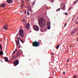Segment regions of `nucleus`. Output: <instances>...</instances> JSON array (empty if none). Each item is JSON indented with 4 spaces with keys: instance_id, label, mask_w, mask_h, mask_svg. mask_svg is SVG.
<instances>
[{
    "instance_id": "1",
    "label": "nucleus",
    "mask_w": 78,
    "mask_h": 78,
    "mask_svg": "<svg viewBox=\"0 0 78 78\" xmlns=\"http://www.w3.org/2000/svg\"><path fill=\"white\" fill-rule=\"evenodd\" d=\"M38 23L40 27V30L42 32H44L47 30V28H44L43 29V28H44L45 25V20L44 18H39L38 20Z\"/></svg>"
},
{
    "instance_id": "2",
    "label": "nucleus",
    "mask_w": 78,
    "mask_h": 78,
    "mask_svg": "<svg viewBox=\"0 0 78 78\" xmlns=\"http://www.w3.org/2000/svg\"><path fill=\"white\" fill-rule=\"evenodd\" d=\"M19 33V36H21L22 37H23L25 36V34H23V30H20Z\"/></svg>"
},
{
    "instance_id": "3",
    "label": "nucleus",
    "mask_w": 78,
    "mask_h": 78,
    "mask_svg": "<svg viewBox=\"0 0 78 78\" xmlns=\"http://www.w3.org/2000/svg\"><path fill=\"white\" fill-rule=\"evenodd\" d=\"M32 45L33 47H39V45H40V43L39 42H37V41H35L33 43Z\"/></svg>"
},
{
    "instance_id": "4",
    "label": "nucleus",
    "mask_w": 78,
    "mask_h": 78,
    "mask_svg": "<svg viewBox=\"0 0 78 78\" xmlns=\"http://www.w3.org/2000/svg\"><path fill=\"white\" fill-rule=\"evenodd\" d=\"M33 28L36 31H38L39 30V27L36 25H34Z\"/></svg>"
},
{
    "instance_id": "5",
    "label": "nucleus",
    "mask_w": 78,
    "mask_h": 78,
    "mask_svg": "<svg viewBox=\"0 0 78 78\" xmlns=\"http://www.w3.org/2000/svg\"><path fill=\"white\" fill-rule=\"evenodd\" d=\"M61 9L63 10H66V4L64 3H62L61 5Z\"/></svg>"
},
{
    "instance_id": "6",
    "label": "nucleus",
    "mask_w": 78,
    "mask_h": 78,
    "mask_svg": "<svg viewBox=\"0 0 78 78\" xmlns=\"http://www.w3.org/2000/svg\"><path fill=\"white\" fill-rule=\"evenodd\" d=\"M19 63V61L18 60H16L14 62V66H16L17 65H18Z\"/></svg>"
},
{
    "instance_id": "7",
    "label": "nucleus",
    "mask_w": 78,
    "mask_h": 78,
    "mask_svg": "<svg viewBox=\"0 0 78 78\" xmlns=\"http://www.w3.org/2000/svg\"><path fill=\"white\" fill-rule=\"evenodd\" d=\"M16 45H17V46H18L19 44V46L18 47V48H20V43H19V37H18L17 41H16Z\"/></svg>"
},
{
    "instance_id": "8",
    "label": "nucleus",
    "mask_w": 78,
    "mask_h": 78,
    "mask_svg": "<svg viewBox=\"0 0 78 78\" xmlns=\"http://www.w3.org/2000/svg\"><path fill=\"white\" fill-rule=\"evenodd\" d=\"M50 22H48L47 23V28L48 30H50V29L51 28L50 27Z\"/></svg>"
},
{
    "instance_id": "9",
    "label": "nucleus",
    "mask_w": 78,
    "mask_h": 78,
    "mask_svg": "<svg viewBox=\"0 0 78 78\" xmlns=\"http://www.w3.org/2000/svg\"><path fill=\"white\" fill-rule=\"evenodd\" d=\"M7 2L8 3H11L13 2V1L12 0H7Z\"/></svg>"
},
{
    "instance_id": "10",
    "label": "nucleus",
    "mask_w": 78,
    "mask_h": 78,
    "mask_svg": "<svg viewBox=\"0 0 78 78\" xmlns=\"http://www.w3.org/2000/svg\"><path fill=\"white\" fill-rule=\"evenodd\" d=\"M3 29H5V30H7L8 28V25H5V26L3 27Z\"/></svg>"
},
{
    "instance_id": "11",
    "label": "nucleus",
    "mask_w": 78,
    "mask_h": 78,
    "mask_svg": "<svg viewBox=\"0 0 78 78\" xmlns=\"http://www.w3.org/2000/svg\"><path fill=\"white\" fill-rule=\"evenodd\" d=\"M30 24H29V23H27V27H26V28L27 29V30H30Z\"/></svg>"
},
{
    "instance_id": "12",
    "label": "nucleus",
    "mask_w": 78,
    "mask_h": 78,
    "mask_svg": "<svg viewBox=\"0 0 78 78\" xmlns=\"http://www.w3.org/2000/svg\"><path fill=\"white\" fill-rule=\"evenodd\" d=\"M20 55V53L19 52H18L17 53H16V55L17 57H18V56H19Z\"/></svg>"
},
{
    "instance_id": "13",
    "label": "nucleus",
    "mask_w": 78,
    "mask_h": 78,
    "mask_svg": "<svg viewBox=\"0 0 78 78\" xmlns=\"http://www.w3.org/2000/svg\"><path fill=\"white\" fill-rule=\"evenodd\" d=\"M4 58L5 59L6 62H9V61H8V59L7 57H5Z\"/></svg>"
},
{
    "instance_id": "14",
    "label": "nucleus",
    "mask_w": 78,
    "mask_h": 78,
    "mask_svg": "<svg viewBox=\"0 0 78 78\" xmlns=\"http://www.w3.org/2000/svg\"><path fill=\"white\" fill-rule=\"evenodd\" d=\"M5 5H6V4H1L0 6L1 7H5Z\"/></svg>"
},
{
    "instance_id": "15",
    "label": "nucleus",
    "mask_w": 78,
    "mask_h": 78,
    "mask_svg": "<svg viewBox=\"0 0 78 78\" xmlns=\"http://www.w3.org/2000/svg\"><path fill=\"white\" fill-rule=\"evenodd\" d=\"M28 9L29 11H30V12H31L32 11V10L31 9V7H30L28 8Z\"/></svg>"
},
{
    "instance_id": "16",
    "label": "nucleus",
    "mask_w": 78,
    "mask_h": 78,
    "mask_svg": "<svg viewBox=\"0 0 78 78\" xmlns=\"http://www.w3.org/2000/svg\"><path fill=\"white\" fill-rule=\"evenodd\" d=\"M20 40L21 42L23 43V44H24V41L23 40H22L21 39H20Z\"/></svg>"
},
{
    "instance_id": "17",
    "label": "nucleus",
    "mask_w": 78,
    "mask_h": 78,
    "mask_svg": "<svg viewBox=\"0 0 78 78\" xmlns=\"http://www.w3.org/2000/svg\"><path fill=\"white\" fill-rule=\"evenodd\" d=\"M16 51H17V49H16L15 51L13 52V54H12V55H13L15 53H16Z\"/></svg>"
},
{
    "instance_id": "18",
    "label": "nucleus",
    "mask_w": 78,
    "mask_h": 78,
    "mask_svg": "<svg viewBox=\"0 0 78 78\" xmlns=\"http://www.w3.org/2000/svg\"><path fill=\"white\" fill-rule=\"evenodd\" d=\"M3 55V51H1L0 52V55Z\"/></svg>"
},
{
    "instance_id": "19",
    "label": "nucleus",
    "mask_w": 78,
    "mask_h": 78,
    "mask_svg": "<svg viewBox=\"0 0 78 78\" xmlns=\"http://www.w3.org/2000/svg\"><path fill=\"white\" fill-rule=\"evenodd\" d=\"M78 1V0H77V1H75L74 2L73 4V5H75L76 3Z\"/></svg>"
},
{
    "instance_id": "20",
    "label": "nucleus",
    "mask_w": 78,
    "mask_h": 78,
    "mask_svg": "<svg viewBox=\"0 0 78 78\" xmlns=\"http://www.w3.org/2000/svg\"><path fill=\"white\" fill-rule=\"evenodd\" d=\"M0 48L1 49H2L3 48L2 47V45L1 44V43H0Z\"/></svg>"
},
{
    "instance_id": "21",
    "label": "nucleus",
    "mask_w": 78,
    "mask_h": 78,
    "mask_svg": "<svg viewBox=\"0 0 78 78\" xmlns=\"http://www.w3.org/2000/svg\"><path fill=\"white\" fill-rule=\"evenodd\" d=\"M73 78H77V76H76L75 75V76H73Z\"/></svg>"
},
{
    "instance_id": "22",
    "label": "nucleus",
    "mask_w": 78,
    "mask_h": 78,
    "mask_svg": "<svg viewBox=\"0 0 78 78\" xmlns=\"http://www.w3.org/2000/svg\"><path fill=\"white\" fill-rule=\"evenodd\" d=\"M75 34V32H74V31H73L72 32V33L71 34V35H72V34Z\"/></svg>"
},
{
    "instance_id": "23",
    "label": "nucleus",
    "mask_w": 78,
    "mask_h": 78,
    "mask_svg": "<svg viewBox=\"0 0 78 78\" xmlns=\"http://www.w3.org/2000/svg\"><path fill=\"white\" fill-rule=\"evenodd\" d=\"M59 45H58L57 47H56V48L57 49H58V48H59Z\"/></svg>"
},
{
    "instance_id": "24",
    "label": "nucleus",
    "mask_w": 78,
    "mask_h": 78,
    "mask_svg": "<svg viewBox=\"0 0 78 78\" xmlns=\"http://www.w3.org/2000/svg\"><path fill=\"white\" fill-rule=\"evenodd\" d=\"M60 10L61 9L60 8H58L56 10V11H60Z\"/></svg>"
},
{
    "instance_id": "25",
    "label": "nucleus",
    "mask_w": 78,
    "mask_h": 78,
    "mask_svg": "<svg viewBox=\"0 0 78 78\" xmlns=\"http://www.w3.org/2000/svg\"><path fill=\"white\" fill-rule=\"evenodd\" d=\"M35 3H36V1H34V2H33V5H34L35 4Z\"/></svg>"
},
{
    "instance_id": "26",
    "label": "nucleus",
    "mask_w": 78,
    "mask_h": 78,
    "mask_svg": "<svg viewBox=\"0 0 78 78\" xmlns=\"http://www.w3.org/2000/svg\"><path fill=\"white\" fill-rule=\"evenodd\" d=\"M27 15H30V13L29 12L27 11Z\"/></svg>"
},
{
    "instance_id": "27",
    "label": "nucleus",
    "mask_w": 78,
    "mask_h": 78,
    "mask_svg": "<svg viewBox=\"0 0 78 78\" xmlns=\"http://www.w3.org/2000/svg\"><path fill=\"white\" fill-rule=\"evenodd\" d=\"M66 25H67V23H65V24L64 25V27H66Z\"/></svg>"
},
{
    "instance_id": "28",
    "label": "nucleus",
    "mask_w": 78,
    "mask_h": 78,
    "mask_svg": "<svg viewBox=\"0 0 78 78\" xmlns=\"http://www.w3.org/2000/svg\"><path fill=\"white\" fill-rule=\"evenodd\" d=\"M65 14V15H68V13L67 12H66Z\"/></svg>"
},
{
    "instance_id": "29",
    "label": "nucleus",
    "mask_w": 78,
    "mask_h": 78,
    "mask_svg": "<svg viewBox=\"0 0 78 78\" xmlns=\"http://www.w3.org/2000/svg\"><path fill=\"white\" fill-rule=\"evenodd\" d=\"M69 59H70L68 58V59L67 60V62H69Z\"/></svg>"
},
{
    "instance_id": "30",
    "label": "nucleus",
    "mask_w": 78,
    "mask_h": 78,
    "mask_svg": "<svg viewBox=\"0 0 78 78\" xmlns=\"http://www.w3.org/2000/svg\"><path fill=\"white\" fill-rule=\"evenodd\" d=\"M71 8H72V7H70L68 9L69 11H70V9H71Z\"/></svg>"
},
{
    "instance_id": "31",
    "label": "nucleus",
    "mask_w": 78,
    "mask_h": 78,
    "mask_svg": "<svg viewBox=\"0 0 78 78\" xmlns=\"http://www.w3.org/2000/svg\"><path fill=\"white\" fill-rule=\"evenodd\" d=\"M27 12V11L26 10H25L24 11V13H25V14H26V13Z\"/></svg>"
},
{
    "instance_id": "32",
    "label": "nucleus",
    "mask_w": 78,
    "mask_h": 78,
    "mask_svg": "<svg viewBox=\"0 0 78 78\" xmlns=\"http://www.w3.org/2000/svg\"><path fill=\"white\" fill-rule=\"evenodd\" d=\"M76 23L77 24H78V23L77 21L76 22Z\"/></svg>"
},
{
    "instance_id": "33",
    "label": "nucleus",
    "mask_w": 78,
    "mask_h": 78,
    "mask_svg": "<svg viewBox=\"0 0 78 78\" xmlns=\"http://www.w3.org/2000/svg\"><path fill=\"white\" fill-rule=\"evenodd\" d=\"M50 1H51V2H53V0H50Z\"/></svg>"
},
{
    "instance_id": "34",
    "label": "nucleus",
    "mask_w": 78,
    "mask_h": 78,
    "mask_svg": "<svg viewBox=\"0 0 78 78\" xmlns=\"http://www.w3.org/2000/svg\"><path fill=\"white\" fill-rule=\"evenodd\" d=\"M65 73H65V72H64L63 73V75H65Z\"/></svg>"
},
{
    "instance_id": "35",
    "label": "nucleus",
    "mask_w": 78,
    "mask_h": 78,
    "mask_svg": "<svg viewBox=\"0 0 78 78\" xmlns=\"http://www.w3.org/2000/svg\"><path fill=\"white\" fill-rule=\"evenodd\" d=\"M21 1H22V3H24V1H22V0H21Z\"/></svg>"
},
{
    "instance_id": "36",
    "label": "nucleus",
    "mask_w": 78,
    "mask_h": 78,
    "mask_svg": "<svg viewBox=\"0 0 78 78\" xmlns=\"http://www.w3.org/2000/svg\"><path fill=\"white\" fill-rule=\"evenodd\" d=\"M53 60H52V61H55V59H52Z\"/></svg>"
},
{
    "instance_id": "37",
    "label": "nucleus",
    "mask_w": 78,
    "mask_h": 78,
    "mask_svg": "<svg viewBox=\"0 0 78 78\" xmlns=\"http://www.w3.org/2000/svg\"><path fill=\"white\" fill-rule=\"evenodd\" d=\"M52 55H54V54L53 53H52Z\"/></svg>"
},
{
    "instance_id": "38",
    "label": "nucleus",
    "mask_w": 78,
    "mask_h": 78,
    "mask_svg": "<svg viewBox=\"0 0 78 78\" xmlns=\"http://www.w3.org/2000/svg\"><path fill=\"white\" fill-rule=\"evenodd\" d=\"M21 8H23V6H21Z\"/></svg>"
},
{
    "instance_id": "39",
    "label": "nucleus",
    "mask_w": 78,
    "mask_h": 78,
    "mask_svg": "<svg viewBox=\"0 0 78 78\" xmlns=\"http://www.w3.org/2000/svg\"><path fill=\"white\" fill-rule=\"evenodd\" d=\"M77 31H78V27L76 29Z\"/></svg>"
},
{
    "instance_id": "40",
    "label": "nucleus",
    "mask_w": 78,
    "mask_h": 78,
    "mask_svg": "<svg viewBox=\"0 0 78 78\" xmlns=\"http://www.w3.org/2000/svg\"><path fill=\"white\" fill-rule=\"evenodd\" d=\"M74 18H75V17H74L73 18V19H72V20H73V19H74Z\"/></svg>"
},
{
    "instance_id": "41",
    "label": "nucleus",
    "mask_w": 78,
    "mask_h": 78,
    "mask_svg": "<svg viewBox=\"0 0 78 78\" xmlns=\"http://www.w3.org/2000/svg\"><path fill=\"white\" fill-rule=\"evenodd\" d=\"M22 21L23 22V21H24V20H23Z\"/></svg>"
},
{
    "instance_id": "42",
    "label": "nucleus",
    "mask_w": 78,
    "mask_h": 78,
    "mask_svg": "<svg viewBox=\"0 0 78 78\" xmlns=\"http://www.w3.org/2000/svg\"><path fill=\"white\" fill-rule=\"evenodd\" d=\"M24 6V4H23V6Z\"/></svg>"
},
{
    "instance_id": "43",
    "label": "nucleus",
    "mask_w": 78,
    "mask_h": 78,
    "mask_svg": "<svg viewBox=\"0 0 78 78\" xmlns=\"http://www.w3.org/2000/svg\"><path fill=\"white\" fill-rule=\"evenodd\" d=\"M77 41H78V38H77Z\"/></svg>"
},
{
    "instance_id": "44",
    "label": "nucleus",
    "mask_w": 78,
    "mask_h": 78,
    "mask_svg": "<svg viewBox=\"0 0 78 78\" xmlns=\"http://www.w3.org/2000/svg\"><path fill=\"white\" fill-rule=\"evenodd\" d=\"M27 27V25L25 26V27Z\"/></svg>"
},
{
    "instance_id": "45",
    "label": "nucleus",
    "mask_w": 78,
    "mask_h": 78,
    "mask_svg": "<svg viewBox=\"0 0 78 78\" xmlns=\"http://www.w3.org/2000/svg\"><path fill=\"white\" fill-rule=\"evenodd\" d=\"M17 35H18V34H17Z\"/></svg>"
},
{
    "instance_id": "46",
    "label": "nucleus",
    "mask_w": 78,
    "mask_h": 78,
    "mask_svg": "<svg viewBox=\"0 0 78 78\" xmlns=\"http://www.w3.org/2000/svg\"><path fill=\"white\" fill-rule=\"evenodd\" d=\"M19 39H20V37H19Z\"/></svg>"
},
{
    "instance_id": "47",
    "label": "nucleus",
    "mask_w": 78,
    "mask_h": 78,
    "mask_svg": "<svg viewBox=\"0 0 78 78\" xmlns=\"http://www.w3.org/2000/svg\"><path fill=\"white\" fill-rule=\"evenodd\" d=\"M66 65L67 66V64H66Z\"/></svg>"
}]
</instances>
